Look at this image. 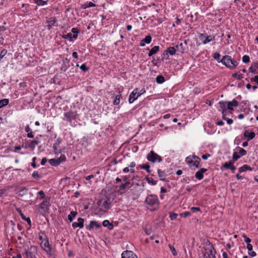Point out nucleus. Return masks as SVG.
I'll return each instance as SVG.
<instances>
[{
	"instance_id": "c9c22d12",
	"label": "nucleus",
	"mask_w": 258,
	"mask_h": 258,
	"mask_svg": "<svg viewBox=\"0 0 258 258\" xmlns=\"http://www.w3.org/2000/svg\"><path fill=\"white\" fill-rule=\"evenodd\" d=\"M121 99H122V95L120 93L116 95L115 99L113 100V104L115 105H118L120 103Z\"/></svg>"
},
{
	"instance_id": "a878e982",
	"label": "nucleus",
	"mask_w": 258,
	"mask_h": 258,
	"mask_svg": "<svg viewBox=\"0 0 258 258\" xmlns=\"http://www.w3.org/2000/svg\"><path fill=\"white\" fill-rule=\"evenodd\" d=\"M160 47L159 46H154L149 51L148 53L149 56H151L157 53L159 51Z\"/></svg>"
},
{
	"instance_id": "8fccbe9b",
	"label": "nucleus",
	"mask_w": 258,
	"mask_h": 258,
	"mask_svg": "<svg viewBox=\"0 0 258 258\" xmlns=\"http://www.w3.org/2000/svg\"><path fill=\"white\" fill-rule=\"evenodd\" d=\"M61 140L60 139H57L55 143L53 144V147L55 150L57 149V147L59 146V144L60 143Z\"/></svg>"
},
{
	"instance_id": "1a4fd4ad",
	"label": "nucleus",
	"mask_w": 258,
	"mask_h": 258,
	"mask_svg": "<svg viewBox=\"0 0 258 258\" xmlns=\"http://www.w3.org/2000/svg\"><path fill=\"white\" fill-rule=\"evenodd\" d=\"M63 115L64 118L63 119L71 123L73 120L76 119L78 114L76 111H69L68 112H64Z\"/></svg>"
},
{
	"instance_id": "ddd939ff",
	"label": "nucleus",
	"mask_w": 258,
	"mask_h": 258,
	"mask_svg": "<svg viewBox=\"0 0 258 258\" xmlns=\"http://www.w3.org/2000/svg\"><path fill=\"white\" fill-rule=\"evenodd\" d=\"M101 225L96 221H91L89 224L86 225V228L89 231L93 230L94 228L99 229Z\"/></svg>"
},
{
	"instance_id": "58836bf2",
	"label": "nucleus",
	"mask_w": 258,
	"mask_h": 258,
	"mask_svg": "<svg viewBox=\"0 0 258 258\" xmlns=\"http://www.w3.org/2000/svg\"><path fill=\"white\" fill-rule=\"evenodd\" d=\"M78 213L76 211H71L70 214L68 216V219L70 222H72L74 218L76 216Z\"/></svg>"
},
{
	"instance_id": "423d86ee",
	"label": "nucleus",
	"mask_w": 258,
	"mask_h": 258,
	"mask_svg": "<svg viewBox=\"0 0 258 258\" xmlns=\"http://www.w3.org/2000/svg\"><path fill=\"white\" fill-rule=\"evenodd\" d=\"M37 250V247L34 245L31 246L27 249H25V258H36Z\"/></svg>"
},
{
	"instance_id": "f8f14e48",
	"label": "nucleus",
	"mask_w": 258,
	"mask_h": 258,
	"mask_svg": "<svg viewBox=\"0 0 258 258\" xmlns=\"http://www.w3.org/2000/svg\"><path fill=\"white\" fill-rule=\"evenodd\" d=\"M97 204L99 206H102L104 208L106 209H110L111 207V203L109 199H102L98 202Z\"/></svg>"
},
{
	"instance_id": "9b49d317",
	"label": "nucleus",
	"mask_w": 258,
	"mask_h": 258,
	"mask_svg": "<svg viewBox=\"0 0 258 258\" xmlns=\"http://www.w3.org/2000/svg\"><path fill=\"white\" fill-rule=\"evenodd\" d=\"M205 252H203V255L204 254H206V256H208V258H215V253L216 250L214 247V246H210L208 247H206L205 249Z\"/></svg>"
},
{
	"instance_id": "a19ab883",
	"label": "nucleus",
	"mask_w": 258,
	"mask_h": 258,
	"mask_svg": "<svg viewBox=\"0 0 258 258\" xmlns=\"http://www.w3.org/2000/svg\"><path fill=\"white\" fill-rule=\"evenodd\" d=\"M220 107L222 109V111H226V107H227V102L226 101H220L219 103Z\"/></svg>"
},
{
	"instance_id": "f704fd0d",
	"label": "nucleus",
	"mask_w": 258,
	"mask_h": 258,
	"mask_svg": "<svg viewBox=\"0 0 258 258\" xmlns=\"http://www.w3.org/2000/svg\"><path fill=\"white\" fill-rule=\"evenodd\" d=\"M71 32L72 33H73L74 39H76L78 38V34L80 33V30L78 28H73Z\"/></svg>"
},
{
	"instance_id": "79ce46f5",
	"label": "nucleus",
	"mask_w": 258,
	"mask_h": 258,
	"mask_svg": "<svg viewBox=\"0 0 258 258\" xmlns=\"http://www.w3.org/2000/svg\"><path fill=\"white\" fill-rule=\"evenodd\" d=\"M9 100L8 99H4L0 100V108L8 104Z\"/></svg>"
},
{
	"instance_id": "a211bd4d",
	"label": "nucleus",
	"mask_w": 258,
	"mask_h": 258,
	"mask_svg": "<svg viewBox=\"0 0 258 258\" xmlns=\"http://www.w3.org/2000/svg\"><path fill=\"white\" fill-rule=\"evenodd\" d=\"M57 20L55 17H50L47 21V23L48 25L46 26L48 30H50L52 26H56L55 24L56 23Z\"/></svg>"
},
{
	"instance_id": "4be33fe9",
	"label": "nucleus",
	"mask_w": 258,
	"mask_h": 258,
	"mask_svg": "<svg viewBox=\"0 0 258 258\" xmlns=\"http://www.w3.org/2000/svg\"><path fill=\"white\" fill-rule=\"evenodd\" d=\"M238 105V102L235 99H233L232 101L227 102V109L233 110V107H237Z\"/></svg>"
},
{
	"instance_id": "a18cd8bd",
	"label": "nucleus",
	"mask_w": 258,
	"mask_h": 258,
	"mask_svg": "<svg viewBox=\"0 0 258 258\" xmlns=\"http://www.w3.org/2000/svg\"><path fill=\"white\" fill-rule=\"evenodd\" d=\"M96 5L95 4L93 3L92 2H87L86 4H84L83 7L84 9H86L88 8H91V7H94Z\"/></svg>"
},
{
	"instance_id": "72a5a7b5",
	"label": "nucleus",
	"mask_w": 258,
	"mask_h": 258,
	"mask_svg": "<svg viewBox=\"0 0 258 258\" xmlns=\"http://www.w3.org/2000/svg\"><path fill=\"white\" fill-rule=\"evenodd\" d=\"M201 161L200 158L195 155V167L196 168H200L202 166L200 164Z\"/></svg>"
},
{
	"instance_id": "6ab92c4d",
	"label": "nucleus",
	"mask_w": 258,
	"mask_h": 258,
	"mask_svg": "<svg viewBox=\"0 0 258 258\" xmlns=\"http://www.w3.org/2000/svg\"><path fill=\"white\" fill-rule=\"evenodd\" d=\"M207 170H208L207 169L205 168H202L200 169L199 171H198L196 173L195 175L196 178L199 180L202 179L204 177V175H203L204 173L206 172Z\"/></svg>"
},
{
	"instance_id": "0eeeda50",
	"label": "nucleus",
	"mask_w": 258,
	"mask_h": 258,
	"mask_svg": "<svg viewBox=\"0 0 258 258\" xmlns=\"http://www.w3.org/2000/svg\"><path fill=\"white\" fill-rule=\"evenodd\" d=\"M49 206L50 199L46 198L38 205V208L42 211V213H45L48 212Z\"/></svg>"
},
{
	"instance_id": "052dcab7",
	"label": "nucleus",
	"mask_w": 258,
	"mask_h": 258,
	"mask_svg": "<svg viewBox=\"0 0 258 258\" xmlns=\"http://www.w3.org/2000/svg\"><path fill=\"white\" fill-rule=\"evenodd\" d=\"M7 50L6 49H3L0 53V59L3 58V57L7 54Z\"/></svg>"
},
{
	"instance_id": "6e6552de",
	"label": "nucleus",
	"mask_w": 258,
	"mask_h": 258,
	"mask_svg": "<svg viewBox=\"0 0 258 258\" xmlns=\"http://www.w3.org/2000/svg\"><path fill=\"white\" fill-rule=\"evenodd\" d=\"M66 160V157L64 155H61L57 159H50L48 160L49 163L53 166H58L61 162Z\"/></svg>"
},
{
	"instance_id": "4468645a",
	"label": "nucleus",
	"mask_w": 258,
	"mask_h": 258,
	"mask_svg": "<svg viewBox=\"0 0 258 258\" xmlns=\"http://www.w3.org/2000/svg\"><path fill=\"white\" fill-rule=\"evenodd\" d=\"M41 245V247L47 252V253L50 254L51 248L48 239L42 241Z\"/></svg>"
},
{
	"instance_id": "7ed1b4c3",
	"label": "nucleus",
	"mask_w": 258,
	"mask_h": 258,
	"mask_svg": "<svg viewBox=\"0 0 258 258\" xmlns=\"http://www.w3.org/2000/svg\"><path fill=\"white\" fill-rule=\"evenodd\" d=\"M147 159L152 163H160L162 161V158L153 151H151L146 156Z\"/></svg>"
},
{
	"instance_id": "bf43d9fd",
	"label": "nucleus",
	"mask_w": 258,
	"mask_h": 258,
	"mask_svg": "<svg viewBox=\"0 0 258 258\" xmlns=\"http://www.w3.org/2000/svg\"><path fill=\"white\" fill-rule=\"evenodd\" d=\"M190 215V213L189 212L186 211L184 213H181L180 216L181 217L186 218L188 217Z\"/></svg>"
},
{
	"instance_id": "680f3d73",
	"label": "nucleus",
	"mask_w": 258,
	"mask_h": 258,
	"mask_svg": "<svg viewBox=\"0 0 258 258\" xmlns=\"http://www.w3.org/2000/svg\"><path fill=\"white\" fill-rule=\"evenodd\" d=\"M37 159V158L36 157H34L32 158V162L31 163V166L34 168H36L37 166L35 163L36 160Z\"/></svg>"
},
{
	"instance_id": "473e14b6",
	"label": "nucleus",
	"mask_w": 258,
	"mask_h": 258,
	"mask_svg": "<svg viewBox=\"0 0 258 258\" xmlns=\"http://www.w3.org/2000/svg\"><path fill=\"white\" fill-rule=\"evenodd\" d=\"M61 37L65 39H68L70 42L73 41V35L72 33H69L67 34H63Z\"/></svg>"
},
{
	"instance_id": "c03bdc74",
	"label": "nucleus",
	"mask_w": 258,
	"mask_h": 258,
	"mask_svg": "<svg viewBox=\"0 0 258 258\" xmlns=\"http://www.w3.org/2000/svg\"><path fill=\"white\" fill-rule=\"evenodd\" d=\"M32 176L34 178L36 179L37 180L41 179L42 177V176L39 174V173L37 171H34L32 174Z\"/></svg>"
},
{
	"instance_id": "393cba45",
	"label": "nucleus",
	"mask_w": 258,
	"mask_h": 258,
	"mask_svg": "<svg viewBox=\"0 0 258 258\" xmlns=\"http://www.w3.org/2000/svg\"><path fill=\"white\" fill-rule=\"evenodd\" d=\"M158 175L162 181H165V177L167 176L166 173L164 171H162L160 169L157 170Z\"/></svg>"
},
{
	"instance_id": "5fc2aeb1",
	"label": "nucleus",
	"mask_w": 258,
	"mask_h": 258,
	"mask_svg": "<svg viewBox=\"0 0 258 258\" xmlns=\"http://www.w3.org/2000/svg\"><path fill=\"white\" fill-rule=\"evenodd\" d=\"M80 68L83 72H86L89 69V67H87L85 63L82 64Z\"/></svg>"
},
{
	"instance_id": "4c0bfd02",
	"label": "nucleus",
	"mask_w": 258,
	"mask_h": 258,
	"mask_svg": "<svg viewBox=\"0 0 258 258\" xmlns=\"http://www.w3.org/2000/svg\"><path fill=\"white\" fill-rule=\"evenodd\" d=\"M156 81L158 84H161L165 81V79L163 76L158 75L156 78Z\"/></svg>"
},
{
	"instance_id": "5701e85b",
	"label": "nucleus",
	"mask_w": 258,
	"mask_h": 258,
	"mask_svg": "<svg viewBox=\"0 0 258 258\" xmlns=\"http://www.w3.org/2000/svg\"><path fill=\"white\" fill-rule=\"evenodd\" d=\"M243 136L245 138H247V141L252 140L254 137H255V134L254 132H250L249 133V132L247 130H245L243 133Z\"/></svg>"
},
{
	"instance_id": "aec40b11",
	"label": "nucleus",
	"mask_w": 258,
	"mask_h": 258,
	"mask_svg": "<svg viewBox=\"0 0 258 258\" xmlns=\"http://www.w3.org/2000/svg\"><path fill=\"white\" fill-rule=\"evenodd\" d=\"M195 30H196V32L198 34L199 40L202 41V43H203L205 38H206L207 36V34L206 33H202V31L200 30L199 29V27H195Z\"/></svg>"
},
{
	"instance_id": "f257e3e1",
	"label": "nucleus",
	"mask_w": 258,
	"mask_h": 258,
	"mask_svg": "<svg viewBox=\"0 0 258 258\" xmlns=\"http://www.w3.org/2000/svg\"><path fill=\"white\" fill-rule=\"evenodd\" d=\"M221 61L223 64L231 70L235 69L238 64L236 60L232 58L231 56L228 55L224 56Z\"/></svg>"
},
{
	"instance_id": "de8ad7c7",
	"label": "nucleus",
	"mask_w": 258,
	"mask_h": 258,
	"mask_svg": "<svg viewBox=\"0 0 258 258\" xmlns=\"http://www.w3.org/2000/svg\"><path fill=\"white\" fill-rule=\"evenodd\" d=\"M213 58L216 59L218 62H221V59H220V54L218 52H215L213 54Z\"/></svg>"
},
{
	"instance_id": "bb28decb",
	"label": "nucleus",
	"mask_w": 258,
	"mask_h": 258,
	"mask_svg": "<svg viewBox=\"0 0 258 258\" xmlns=\"http://www.w3.org/2000/svg\"><path fill=\"white\" fill-rule=\"evenodd\" d=\"M202 245H203V248L206 249V247H208L210 246H213L212 243L208 239H202L201 240Z\"/></svg>"
},
{
	"instance_id": "4d7b16f0",
	"label": "nucleus",
	"mask_w": 258,
	"mask_h": 258,
	"mask_svg": "<svg viewBox=\"0 0 258 258\" xmlns=\"http://www.w3.org/2000/svg\"><path fill=\"white\" fill-rule=\"evenodd\" d=\"M178 215L176 213H171L170 214V218L171 220H175L177 217Z\"/></svg>"
},
{
	"instance_id": "3c124183",
	"label": "nucleus",
	"mask_w": 258,
	"mask_h": 258,
	"mask_svg": "<svg viewBox=\"0 0 258 258\" xmlns=\"http://www.w3.org/2000/svg\"><path fill=\"white\" fill-rule=\"evenodd\" d=\"M136 163L135 162H132L130 163V165H129V167L131 168L130 169V172L132 173H134L135 172V169L134 168L136 166Z\"/></svg>"
},
{
	"instance_id": "e2e57ef3",
	"label": "nucleus",
	"mask_w": 258,
	"mask_h": 258,
	"mask_svg": "<svg viewBox=\"0 0 258 258\" xmlns=\"http://www.w3.org/2000/svg\"><path fill=\"white\" fill-rule=\"evenodd\" d=\"M224 120H226L228 124H231L233 122V120L232 119L227 117H226V118H224Z\"/></svg>"
},
{
	"instance_id": "e433bc0d",
	"label": "nucleus",
	"mask_w": 258,
	"mask_h": 258,
	"mask_svg": "<svg viewBox=\"0 0 258 258\" xmlns=\"http://www.w3.org/2000/svg\"><path fill=\"white\" fill-rule=\"evenodd\" d=\"M215 40V36H207L206 38H205L204 40L203 44H206L208 42H210L212 41H214Z\"/></svg>"
},
{
	"instance_id": "39448f33",
	"label": "nucleus",
	"mask_w": 258,
	"mask_h": 258,
	"mask_svg": "<svg viewBox=\"0 0 258 258\" xmlns=\"http://www.w3.org/2000/svg\"><path fill=\"white\" fill-rule=\"evenodd\" d=\"M247 152L245 150L241 147H236L233 154V159L234 161H236L241 156H245Z\"/></svg>"
},
{
	"instance_id": "ea45409f",
	"label": "nucleus",
	"mask_w": 258,
	"mask_h": 258,
	"mask_svg": "<svg viewBox=\"0 0 258 258\" xmlns=\"http://www.w3.org/2000/svg\"><path fill=\"white\" fill-rule=\"evenodd\" d=\"M19 214L22 219L27 222L28 225H31V221L29 217L26 218V216L22 213L21 211H19Z\"/></svg>"
},
{
	"instance_id": "b1692460",
	"label": "nucleus",
	"mask_w": 258,
	"mask_h": 258,
	"mask_svg": "<svg viewBox=\"0 0 258 258\" xmlns=\"http://www.w3.org/2000/svg\"><path fill=\"white\" fill-rule=\"evenodd\" d=\"M235 161L234 160H230L229 162H226L221 166V170L223 171L225 169H230L232 164H233Z\"/></svg>"
},
{
	"instance_id": "13d9d810",
	"label": "nucleus",
	"mask_w": 258,
	"mask_h": 258,
	"mask_svg": "<svg viewBox=\"0 0 258 258\" xmlns=\"http://www.w3.org/2000/svg\"><path fill=\"white\" fill-rule=\"evenodd\" d=\"M37 194L40 196V197L39 198L40 200L45 199V194L43 190L39 191Z\"/></svg>"
},
{
	"instance_id": "f3484780",
	"label": "nucleus",
	"mask_w": 258,
	"mask_h": 258,
	"mask_svg": "<svg viewBox=\"0 0 258 258\" xmlns=\"http://www.w3.org/2000/svg\"><path fill=\"white\" fill-rule=\"evenodd\" d=\"M39 144V142L37 141H28L26 142L25 147L26 148H30L32 150H34L36 146Z\"/></svg>"
},
{
	"instance_id": "412c9836",
	"label": "nucleus",
	"mask_w": 258,
	"mask_h": 258,
	"mask_svg": "<svg viewBox=\"0 0 258 258\" xmlns=\"http://www.w3.org/2000/svg\"><path fill=\"white\" fill-rule=\"evenodd\" d=\"M152 41V37L150 35L146 36L143 39L141 40L140 45L143 47L146 44H150Z\"/></svg>"
},
{
	"instance_id": "2f4dec72",
	"label": "nucleus",
	"mask_w": 258,
	"mask_h": 258,
	"mask_svg": "<svg viewBox=\"0 0 258 258\" xmlns=\"http://www.w3.org/2000/svg\"><path fill=\"white\" fill-rule=\"evenodd\" d=\"M139 167L142 169L145 170L148 173H151V170L150 169V166L149 164L148 163L140 165Z\"/></svg>"
},
{
	"instance_id": "f03ea898",
	"label": "nucleus",
	"mask_w": 258,
	"mask_h": 258,
	"mask_svg": "<svg viewBox=\"0 0 258 258\" xmlns=\"http://www.w3.org/2000/svg\"><path fill=\"white\" fill-rule=\"evenodd\" d=\"M145 202L148 205L151 207H154L159 205L158 198L155 195L151 194L148 195L146 198Z\"/></svg>"
},
{
	"instance_id": "09e8293b",
	"label": "nucleus",
	"mask_w": 258,
	"mask_h": 258,
	"mask_svg": "<svg viewBox=\"0 0 258 258\" xmlns=\"http://www.w3.org/2000/svg\"><path fill=\"white\" fill-rule=\"evenodd\" d=\"M232 76L233 78H236L238 80H240L243 78L242 74L238 75L237 73L233 74Z\"/></svg>"
},
{
	"instance_id": "864d4df0",
	"label": "nucleus",
	"mask_w": 258,
	"mask_h": 258,
	"mask_svg": "<svg viewBox=\"0 0 258 258\" xmlns=\"http://www.w3.org/2000/svg\"><path fill=\"white\" fill-rule=\"evenodd\" d=\"M242 61L244 63H248L250 61V58L249 56L247 55H244L242 57Z\"/></svg>"
},
{
	"instance_id": "338daca9",
	"label": "nucleus",
	"mask_w": 258,
	"mask_h": 258,
	"mask_svg": "<svg viewBox=\"0 0 258 258\" xmlns=\"http://www.w3.org/2000/svg\"><path fill=\"white\" fill-rule=\"evenodd\" d=\"M243 238H244V241L246 243H247V244L249 243L250 242L251 239L249 237H247L245 235H243Z\"/></svg>"
},
{
	"instance_id": "6e6d98bb",
	"label": "nucleus",
	"mask_w": 258,
	"mask_h": 258,
	"mask_svg": "<svg viewBox=\"0 0 258 258\" xmlns=\"http://www.w3.org/2000/svg\"><path fill=\"white\" fill-rule=\"evenodd\" d=\"M27 191L28 189L26 188H23L19 190V194L20 196H23V195H25L27 193Z\"/></svg>"
},
{
	"instance_id": "2eb2a0df",
	"label": "nucleus",
	"mask_w": 258,
	"mask_h": 258,
	"mask_svg": "<svg viewBox=\"0 0 258 258\" xmlns=\"http://www.w3.org/2000/svg\"><path fill=\"white\" fill-rule=\"evenodd\" d=\"M121 258H138L132 251H124L121 254Z\"/></svg>"
},
{
	"instance_id": "603ef678",
	"label": "nucleus",
	"mask_w": 258,
	"mask_h": 258,
	"mask_svg": "<svg viewBox=\"0 0 258 258\" xmlns=\"http://www.w3.org/2000/svg\"><path fill=\"white\" fill-rule=\"evenodd\" d=\"M168 246L170 248V249L171 251L172 252L173 255L174 256H176L177 255V252H176L175 248L173 246H172L171 244H169Z\"/></svg>"
},
{
	"instance_id": "37998d69",
	"label": "nucleus",
	"mask_w": 258,
	"mask_h": 258,
	"mask_svg": "<svg viewBox=\"0 0 258 258\" xmlns=\"http://www.w3.org/2000/svg\"><path fill=\"white\" fill-rule=\"evenodd\" d=\"M146 179H147L148 183L151 184V185H155L157 184V180H154L153 178H149L148 177V176H147L146 177Z\"/></svg>"
},
{
	"instance_id": "cd10ccee",
	"label": "nucleus",
	"mask_w": 258,
	"mask_h": 258,
	"mask_svg": "<svg viewBox=\"0 0 258 258\" xmlns=\"http://www.w3.org/2000/svg\"><path fill=\"white\" fill-rule=\"evenodd\" d=\"M252 170V168L247 164L243 165V166L239 168L238 169L239 172L240 173L246 171L247 170L251 171Z\"/></svg>"
},
{
	"instance_id": "c756f323",
	"label": "nucleus",
	"mask_w": 258,
	"mask_h": 258,
	"mask_svg": "<svg viewBox=\"0 0 258 258\" xmlns=\"http://www.w3.org/2000/svg\"><path fill=\"white\" fill-rule=\"evenodd\" d=\"M48 0H34V3L37 6H43L45 5H47L48 4Z\"/></svg>"
},
{
	"instance_id": "7c9ffc66",
	"label": "nucleus",
	"mask_w": 258,
	"mask_h": 258,
	"mask_svg": "<svg viewBox=\"0 0 258 258\" xmlns=\"http://www.w3.org/2000/svg\"><path fill=\"white\" fill-rule=\"evenodd\" d=\"M193 159H194V155H190L188 157H187L185 159V162L186 163L190 166L192 167L194 166V162H193Z\"/></svg>"
},
{
	"instance_id": "9d476101",
	"label": "nucleus",
	"mask_w": 258,
	"mask_h": 258,
	"mask_svg": "<svg viewBox=\"0 0 258 258\" xmlns=\"http://www.w3.org/2000/svg\"><path fill=\"white\" fill-rule=\"evenodd\" d=\"M138 88L134 89L129 96L128 102L130 103H133L141 95V93H139Z\"/></svg>"
},
{
	"instance_id": "69168bd1",
	"label": "nucleus",
	"mask_w": 258,
	"mask_h": 258,
	"mask_svg": "<svg viewBox=\"0 0 258 258\" xmlns=\"http://www.w3.org/2000/svg\"><path fill=\"white\" fill-rule=\"evenodd\" d=\"M249 71L252 73L255 74L256 73V69H254L253 66L252 65V66L249 68Z\"/></svg>"
},
{
	"instance_id": "20e7f679",
	"label": "nucleus",
	"mask_w": 258,
	"mask_h": 258,
	"mask_svg": "<svg viewBox=\"0 0 258 258\" xmlns=\"http://www.w3.org/2000/svg\"><path fill=\"white\" fill-rule=\"evenodd\" d=\"M179 45H176L175 46L169 47L165 50L162 54V59H166L168 58L169 54L173 55L175 54L176 51L178 50Z\"/></svg>"
},
{
	"instance_id": "dca6fc26",
	"label": "nucleus",
	"mask_w": 258,
	"mask_h": 258,
	"mask_svg": "<svg viewBox=\"0 0 258 258\" xmlns=\"http://www.w3.org/2000/svg\"><path fill=\"white\" fill-rule=\"evenodd\" d=\"M78 222H73L72 227L74 228H82L84 227V219L82 218H79L77 220Z\"/></svg>"
},
{
	"instance_id": "774afa93",
	"label": "nucleus",
	"mask_w": 258,
	"mask_h": 258,
	"mask_svg": "<svg viewBox=\"0 0 258 258\" xmlns=\"http://www.w3.org/2000/svg\"><path fill=\"white\" fill-rule=\"evenodd\" d=\"M47 159L46 158H45V157L43 158L41 161V164L42 165H44L46 164V163L47 162Z\"/></svg>"
},
{
	"instance_id": "49530a36",
	"label": "nucleus",
	"mask_w": 258,
	"mask_h": 258,
	"mask_svg": "<svg viewBox=\"0 0 258 258\" xmlns=\"http://www.w3.org/2000/svg\"><path fill=\"white\" fill-rule=\"evenodd\" d=\"M185 44L186 45H187V46H192V43L191 42L188 40V39H186V40H185L184 41V42L183 43H181L180 44V46L182 48L183 47V44Z\"/></svg>"
},
{
	"instance_id": "0e129e2a",
	"label": "nucleus",
	"mask_w": 258,
	"mask_h": 258,
	"mask_svg": "<svg viewBox=\"0 0 258 258\" xmlns=\"http://www.w3.org/2000/svg\"><path fill=\"white\" fill-rule=\"evenodd\" d=\"M250 82L251 83H252L253 82H256V83H257V84L258 85V78L257 77H256L255 76L254 77L251 78Z\"/></svg>"
},
{
	"instance_id": "c85d7f7f",
	"label": "nucleus",
	"mask_w": 258,
	"mask_h": 258,
	"mask_svg": "<svg viewBox=\"0 0 258 258\" xmlns=\"http://www.w3.org/2000/svg\"><path fill=\"white\" fill-rule=\"evenodd\" d=\"M102 225L104 227H107L109 230H112L114 227L113 224L111 223L108 220L103 221Z\"/></svg>"
}]
</instances>
